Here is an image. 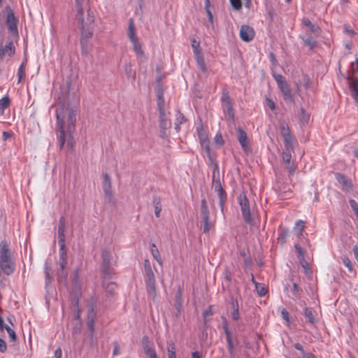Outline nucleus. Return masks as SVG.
<instances>
[{
	"label": "nucleus",
	"instance_id": "nucleus-1",
	"mask_svg": "<svg viewBox=\"0 0 358 358\" xmlns=\"http://www.w3.org/2000/svg\"><path fill=\"white\" fill-rule=\"evenodd\" d=\"M71 85V80L69 78L66 80V99L59 101V106L56 110L57 127L59 131L58 139L60 150L64 148L66 141L65 120L66 118L68 124L66 131L71 135L74 131V127L76 122L77 108L80 102L79 97L75 93H73L72 99H73L74 103L73 105L70 103Z\"/></svg>",
	"mask_w": 358,
	"mask_h": 358
},
{
	"label": "nucleus",
	"instance_id": "nucleus-2",
	"mask_svg": "<svg viewBox=\"0 0 358 358\" xmlns=\"http://www.w3.org/2000/svg\"><path fill=\"white\" fill-rule=\"evenodd\" d=\"M15 268L10 243L6 240H3L0 242V268L4 274L10 275L15 271Z\"/></svg>",
	"mask_w": 358,
	"mask_h": 358
},
{
	"label": "nucleus",
	"instance_id": "nucleus-3",
	"mask_svg": "<svg viewBox=\"0 0 358 358\" xmlns=\"http://www.w3.org/2000/svg\"><path fill=\"white\" fill-rule=\"evenodd\" d=\"M222 320V329L226 336L227 347L231 358L234 357V352L236 347L238 345V340L236 335L233 334L230 330L228 322L225 317H221Z\"/></svg>",
	"mask_w": 358,
	"mask_h": 358
},
{
	"label": "nucleus",
	"instance_id": "nucleus-4",
	"mask_svg": "<svg viewBox=\"0 0 358 358\" xmlns=\"http://www.w3.org/2000/svg\"><path fill=\"white\" fill-rule=\"evenodd\" d=\"M102 264H101V273L105 280L113 279L115 275L114 269L111 266L112 255L109 250L105 249L102 251L101 254Z\"/></svg>",
	"mask_w": 358,
	"mask_h": 358
},
{
	"label": "nucleus",
	"instance_id": "nucleus-5",
	"mask_svg": "<svg viewBox=\"0 0 358 358\" xmlns=\"http://www.w3.org/2000/svg\"><path fill=\"white\" fill-rule=\"evenodd\" d=\"M78 22L80 24L81 29L80 39H84V41H88L90 38H92L93 35L94 16L91 15L90 11L88 10L86 22H85L83 17V21L78 20Z\"/></svg>",
	"mask_w": 358,
	"mask_h": 358
},
{
	"label": "nucleus",
	"instance_id": "nucleus-6",
	"mask_svg": "<svg viewBox=\"0 0 358 358\" xmlns=\"http://www.w3.org/2000/svg\"><path fill=\"white\" fill-rule=\"evenodd\" d=\"M238 201L245 222L250 225H252L253 218L251 215L249 199L247 198L246 195L243 193L238 196Z\"/></svg>",
	"mask_w": 358,
	"mask_h": 358
},
{
	"label": "nucleus",
	"instance_id": "nucleus-7",
	"mask_svg": "<svg viewBox=\"0 0 358 358\" xmlns=\"http://www.w3.org/2000/svg\"><path fill=\"white\" fill-rule=\"evenodd\" d=\"M145 283L148 294L154 297L156 294V282L152 268L145 270Z\"/></svg>",
	"mask_w": 358,
	"mask_h": 358
},
{
	"label": "nucleus",
	"instance_id": "nucleus-8",
	"mask_svg": "<svg viewBox=\"0 0 358 358\" xmlns=\"http://www.w3.org/2000/svg\"><path fill=\"white\" fill-rule=\"evenodd\" d=\"M102 176H103L102 187H103L104 195H105L106 198L110 201L113 196L111 179L107 173H103Z\"/></svg>",
	"mask_w": 358,
	"mask_h": 358
},
{
	"label": "nucleus",
	"instance_id": "nucleus-9",
	"mask_svg": "<svg viewBox=\"0 0 358 358\" xmlns=\"http://www.w3.org/2000/svg\"><path fill=\"white\" fill-rule=\"evenodd\" d=\"M237 138L244 152H250L251 148L248 144L247 134L241 127L237 129Z\"/></svg>",
	"mask_w": 358,
	"mask_h": 358
},
{
	"label": "nucleus",
	"instance_id": "nucleus-10",
	"mask_svg": "<svg viewBox=\"0 0 358 358\" xmlns=\"http://www.w3.org/2000/svg\"><path fill=\"white\" fill-rule=\"evenodd\" d=\"M255 37L253 28L248 25H242L240 29V38L245 42L251 41Z\"/></svg>",
	"mask_w": 358,
	"mask_h": 358
},
{
	"label": "nucleus",
	"instance_id": "nucleus-11",
	"mask_svg": "<svg viewBox=\"0 0 358 358\" xmlns=\"http://www.w3.org/2000/svg\"><path fill=\"white\" fill-rule=\"evenodd\" d=\"M214 191L217 193L219 198V204L220 206L221 211L223 212L224 208V203L227 199V194L222 184L213 186Z\"/></svg>",
	"mask_w": 358,
	"mask_h": 358
},
{
	"label": "nucleus",
	"instance_id": "nucleus-12",
	"mask_svg": "<svg viewBox=\"0 0 358 358\" xmlns=\"http://www.w3.org/2000/svg\"><path fill=\"white\" fill-rule=\"evenodd\" d=\"M17 19L15 17L12 10H10L6 15V24L10 32H16L17 31Z\"/></svg>",
	"mask_w": 358,
	"mask_h": 358
},
{
	"label": "nucleus",
	"instance_id": "nucleus-13",
	"mask_svg": "<svg viewBox=\"0 0 358 358\" xmlns=\"http://www.w3.org/2000/svg\"><path fill=\"white\" fill-rule=\"evenodd\" d=\"M280 129L281 135L283 137L284 144L289 145V143H293V138L288 125L285 122H282L280 124Z\"/></svg>",
	"mask_w": 358,
	"mask_h": 358
},
{
	"label": "nucleus",
	"instance_id": "nucleus-14",
	"mask_svg": "<svg viewBox=\"0 0 358 358\" xmlns=\"http://www.w3.org/2000/svg\"><path fill=\"white\" fill-rule=\"evenodd\" d=\"M159 127H160V136L164 138L166 136V131L168 128V121L166 117L165 109L160 108L159 114Z\"/></svg>",
	"mask_w": 358,
	"mask_h": 358
},
{
	"label": "nucleus",
	"instance_id": "nucleus-15",
	"mask_svg": "<svg viewBox=\"0 0 358 358\" xmlns=\"http://www.w3.org/2000/svg\"><path fill=\"white\" fill-rule=\"evenodd\" d=\"M96 302H97V299L95 296H92L91 297V302H90V304L89 305V310H88V313H87V321H96Z\"/></svg>",
	"mask_w": 358,
	"mask_h": 358
},
{
	"label": "nucleus",
	"instance_id": "nucleus-16",
	"mask_svg": "<svg viewBox=\"0 0 358 358\" xmlns=\"http://www.w3.org/2000/svg\"><path fill=\"white\" fill-rule=\"evenodd\" d=\"M285 149L282 152V158L283 162L287 164H289L291 163L292 159V152L294 150V145L293 143L288 144H284Z\"/></svg>",
	"mask_w": 358,
	"mask_h": 358
},
{
	"label": "nucleus",
	"instance_id": "nucleus-17",
	"mask_svg": "<svg viewBox=\"0 0 358 358\" xmlns=\"http://www.w3.org/2000/svg\"><path fill=\"white\" fill-rule=\"evenodd\" d=\"M15 48L13 41L8 42L4 48H0V54L1 59L5 55H8L9 57H12L15 55Z\"/></svg>",
	"mask_w": 358,
	"mask_h": 358
},
{
	"label": "nucleus",
	"instance_id": "nucleus-18",
	"mask_svg": "<svg viewBox=\"0 0 358 358\" xmlns=\"http://www.w3.org/2000/svg\"><path fill=\"white\" fill-rule=\"evenodd\" d=\"M278 87H279L282 94H283L285 100H292L291 90L287 81L282 83V84L278 85Z\"/></svg>",
	"mask_w": 358,
	"mask_h": 358
},
{
	"label": "nucleus",
	"instance_id": "nucleus-19",
	"mask_svg": "<svg viewBox=\"0 0 358 358\" xmlns=\"http://www.w3.org/2000/svg\"><path fill=\"white\" fill-rule=\"evenodd\" d=\"M336 178L337 181L342 185L344 189L350 190L352 188L351 182L347 178V177L344 174L341 173H336Z\"/></svg>",
	"mask_w": 358,
	"mask_h": 358
},
{
	"label": "nucleus",
	"instance_id": "nucleus-20",
	"mask_svg": "<svg viewBox=\"0 0 358 358\" xmlns=\"http://www.w3.org/2000/svg\"><path fill=\"white\" fill-rule=\"evenodd\" d=\"M350 90L352 98L355 99V102L358 103V78H354L351 79V82L350 83Z\"/></svg>",
	"mask_w": 358,
	"mask_h": 358
},
{
	"label": "nucleus",
	"instance_id": "nucleus-21",
	"mask_svg": "<svg viewBox=\"0 0 358 358\" xmlns=\"http://www.w3.org/2000/svg\"><path fill=\"white\" fill-rule=\"evenodd\" d=\"M305 45L308 46L310 50H313L317 46V41L310 34H304L301 36Z\"/></svg>",
	"mask_w": 358,
	"mask_h": 358
},
{
	"label": "nucleus",
	"instance_id": "nucleus-22",
	"mask_svg": "<svg viewBox=\"0 0 358 358\" xmlns=\"http://www.w3.org/2000/svg\"><path fill=\"white\" fill-rule=\"evenodd\" d=\"M230 304H231V307L232 308V310L231 313L232 319L234 321H237L240 318L239 311H238V303L237 299L232 298L231 300Z\"/></svg>",
	"mask_w": 358,
	"mask_h": 358
},
{
	"label": "nucleus",
	"instance_id": "nucleus-23",
	"mask_svg": "<svg viewBox=\"0 0 358 358\" xmlns=\"http://www.w3.org/2000/svg\"><path fill=\"white\" fill-rule=\"evenodd\" d=\"M59 266L61 271L58 273V280H66L68 273L66 271L67 259H59Z\"/></svg>",
	"mask_w": 358,
	"mask_h": 358
},
{
	"label": "nucleus",
	"instance_id": "nucleus-24",
	"mask_svg": "<svg viewBox=\"0 0 358 358\" xmlns=\"http://www.w3.org/2000/svg\"><path fill=\"white\" fill-rule=\"evenodd\" d=\"M152 205L155 208V214L157 217H160V213L162 211V203L161 199L159 196L155 195L152 199Z\"/></svg>",
	"mask_w": 358,
	"mask_h": 358
},
{
	"label": "nucleus",
	"instance_id": "nucleus-25",
	"mask_svg": "<svg viewBox=\"0 0 358 358\" xmlns=\"http://www.w3.org/2000/svg\"><path fill=\"white\" fill-rule=\"evenodd\" d=\"M128 37L130 40V41H134L138 39L136 34V28L135 24L134 22L133 19H129V27H128V31H127Z\"/></svg>",
	"mask_w": 358,
	"mask_h": 358
},
{
	"label": "nucleus",
	"instance_id": "nucleus-26",
	"mask_svg": "<svg viewBox=\"0 0 358 358\" xmlns=\"http://www.w3.org/2000/svg\"><path fill=\"white\" fill-rule=\"evenodd\" d=\"M194 57H195L196 64H197L199 69L203 73L206 72L207 69L206 66L203 54L200 53V54L195 55Z\"/></svg>",
	"mask_w": 358,
	"mask_h": 358
},
{
	"label": "nucleus",
	"instance_id": "nucleus-27",
	"mask_svg": "<svg viewBox=\"0 0 358 358\" xmlns=\"http://www.w3.org/2000/svg\"><path fill=\"white\" fill-rule=\"evenodd\" d=\"M200 215L201 218L210 217V210L205 198L202 199L201 201Z\"/></svg>",
	"mask_w": 358,
	"mask_h": 358
},
{
	"label": "nucleus",
	"instance_id": "nucleus-28",
	"mask_svg": "<svg viewBox=\"0 0 358 358\" xmlns=\"http://www.w3.org/2000/svg\"><path fill=\"white\" fill-rule=\"evenodd\" d=\"M278 241L281 245H283L286 243L287 238L289 235V229L286 228H280L278 229Z\"/></svg>",
	"mask_w": 358,
	"mask_h": 358
},
{
	"label": "nucleus",
	"instance_id": "nucleus-29",
	"mask_svg": "<svg viewBox=\"0 0 358 358\" xmlns=\"http://www.w3.org/2000/svg\"><path fill=\"white\" fill-rule=\"evenodd\" d=\"M84 2V0H76V7L77 9L76 19L78 20L83 21Z\"/></svg>",
	"mask_w": 358,
	"mask_h": 358
},
{
	"label": "nucleus",
	"instance_id": "nucleus-30",
	"mask_svg": "<svg viewBox=\"0 0 358 358\" xmlns=\"http://www.w3.org/2000/svg\"><path fill=\"white\" fill-rule=\"evenodd\" d=\"M151 254L154 259L160 264H162V261L161 258V255L159 253V250L157 248V245L155 243L151 244V249H150Z\"/></svg>",
	"mask_w": 358,
	"mask_h": 358
},
{
	"label": "nucleus",
	"instance_id": "nucleus-31",
	"mask_svg": "<svg viewBox=\"0 0 358 358\" xmlns=\"http://www.w3.org/2000/svg\"><path fill=\"white\" fill-rule=\"evenodd\" d=\"M305 317L309 323L314 324L316 322V320L313 315V310L310 308H305L303 311Z\"/></svg>",
	"mask_w": 358,
	"mask_h": 358
},
{
	"label": "nucleus",
	"instance_id": "nucleus-32",
	"mask_svg": "<svg viewBox=\"0 0 358 358\" xmlns=\"http://www.w3.org/2000/svg\"><path fill=\"white\" fill-rule=\"evenodd\" d=\"M65 229L58 228V244L61 249L65 248Z\"/></svg>",
	"mask_w": 358,
	"mask_h": 358
},
{
	"label": "nucleus",
	"instance_id": "nucleus-33",
	"mask_svg": "<svg viewBox=\"0 0 358 358\" xmlns=\"http://www.w3.org/2000/svg\"><path fill=\"white\" fill-rule=\"evenodd\" d=\"M201 219L203 221V231L205 234H207L213 227V223L210 221V217H202Z\"/></svg>",
	"mask_w": 358,
	"mask_h": 358
},
{
	"label": "nucleus",
	"instance_id": "nucleus-34",
	"mask_svg": "<svg viewBox=\"0 0 358 358\" xmlns=\"http://www.w3.org/2000/svg\"><path fill=\"white\" fill-rule=\"evenodd\" d=\"M168 358H176V347L173 341L167 342Z\"/></svg>",
	"mask_w": 358,
	"mask_h": 358
},
{
	"label": "nucleus",
	"instance_id": "nucleus-35",
	"mask_svg": "<svg viewBox=\"0 0 358 358\" xmlns=\"http://www.w3.org/2000/svg\"><path fill=\"white\" fill-rule=\"evenodd\" d=\"M302 24L310 29V30L315 33L317 32L319 29V27L315 24H313L311 21L308 18H303L302 20Z\"/></svg>",
	"mask_w": 358,
	"mask_h": 358
},
{
	"label": "nucleus",
	"instance_id": "nucleus-36",
	"mask_svg": "<svg viewBox=\"0 0 358 358\" xmlns=\"http://www.w3.org/2000/svg\"><path fill=\"white\" fill-rule=\"evenodd\" d=\"M191 43L194 55L202 53L199 41H197L196 38H192Z\"/></svg>",
	"mask_w": 358,
	"mask_h": 358
},
{
	"label": "nucleus",
	"instance_id": "nucleus-37",
	"mask_svg": "<svg viewBox=\"0 0 358 358\" xmlns=\"http://www.w3.org/2000/svg\"><path fill=\"white\" fill-rule=\"evenodd\" d=\"M196 131H197V134H198V137L199 139V142L208 139L206 131L203 129L202 125L197 127Z\"/></svg>",
	"mask_w": 358,
	"mask_h": 358
},
{
	"label": "nucleus",
	"instance_id": "nucleus-38",
	"mask_svg": "<svg viewBox=\"0 0 358 358\" xmlns=\"http://www.w3.org/2000/svg\"><path fill=\"white\" fill-rule=\"evenodd\" d=\"M25 76V65L24 63H22L18 68L17 71V77L18 80L17 83H20L22 82L23 78Z\"/></svg>",
	"mask_w": 358,
	"mask_h": 358
},
{
	"label": "nucleus",
	"instance_id": "nucleus-39",
	"mask_svg": "<svg viewBox=\"0 0 358 358\" xmlns=\"http://www.w3.org/2000/svg\"><path fill=\"white\" fill-rule=\"evenodd\" d=\"M10 100L8 96H4L0 99V110L3 112L10 105Z\"/></svg>",
	"mask_w": 358,
	"mask_h": 358
},
{
	"label": "nucleus",
	"instance_id": "nucleus-40",
	"mask_svg": "<svg viewBox=\"0 0 358 358\" xmlns=\"http://www.w3.org/2000/svg\"><path fill=\"white\" fill-rule=\"evenodd\" d=\"M134 46V50L136 52L138 55L142 56L143 55V52L141 49V45L138 42V40L136 39L134 41H131Z\"/></svg>",
	"mask_w": 358,
	"mask_h": 358
},
{
	"label": "nucleus",
	"instance_id": "nucleus-41",
	"mask_svg": "<svg viewBox=\"0 0 358 358\" xmlns=\"http://www.w3.org/2000/svg\"><path fill=\"white\" fill-rule=\"evenodd\" d=\"M142 343H143L144 352L148 351V350H150V349L153 348L152 344L149 341V338L148 336H144L143 338Z\"/></svg>",
	"mask_w": 358,
	"mask_h": 358
},
{
	"label": "nucleus",
	"instance_id": "nucleus-42",
	"mask_svg": "<svg viewBox=\"0 0 358 358\" xmlns=\"http://www.w3.org/2000/svg\"><path fill=\"white\" fill-rule=\"evenodd\" d=\"M222 108H223V110L224 113H227V115L231 118V119H234V110H233V108H232V105H231V103H229L225 105V106H222Z\"/></svg>",
	"mask_w": 358,
	"mask_h": 358
},
{
	"label": "nucleus",
	"instance_id": "nucleus-43",
	"mask_svg": "<svg viewBox=\"0 0 358 358\" xmlns=\"http://www.w3.org/2000/svg\"><path fill=\"white\" fill-rule=\"evenodd\" d=\"M343 264L348 268L349 271H353V266L350 259L346 256L341 257Z\"/></svg>",
	"mask_w": 358,
	"mask_h": 358
},
{
	"label": "nucleus",
	"instance_id": "nucleus-44",
	"mask_svg": "<svg viewBox=\"0 0 358 358\" xmlns=\"http://www.w3.org/2000/svg\"><path fill=\"white\" fill-rule=\"evenodd\" d=\"M80 44L82 54L87 55L89 52L90 48L88 41H84V39H80Z\"/></svg>",
	"mask_w": 358,
	"mask_h": 358
},
{
	"label": "nucleus",
	"instance_id": "nucleus-45",
	"mask_svg": "<svg viewBox=\"0 0 358 358\" xmlns=\"http://www.w3.org/2000/svg\"><path fill=\"white\" fill-rule=\"evenodd\" d=\"M220 184H221V182H220V171H218L217 173L213 172L212 185L215 186V185H220Z\"/></svg>",
	"mask_w": 358,
	"mask_h": 358
},
{
	"label": "nucleus",
	"instance_id": "nucleus-46",
	"mask_svg": "<svg viewBox=\"0 0 358 358\" xmlns=\"http://www.w3.org/2000/svg\"><path fill=\"white\" fill-rule=\"evenodd\" d=\"M200 144L202 149L206 152V155L212 153L210 152V141L208 139L203 141H200Z\"/></svg>",
	"mask_w": 358,
	"mask_h": 358
},
{
	"label": "nucleus",
	"instance_id": "nucleus-47",
	"mask_svg": "<svg viewBox=\"0 0 358 358\" xmlns=\"http://www.w3.org/2000/svg\"><path fill=\"white\" fill-rule=\"evenodd\" d=\"M200 144L202 149L206 152V155L212 153L210 152V141L208 139L203 141H200Z\"/></svg>",
	"mask_w": 358,
	"mask_h": 358
},
{
	"label": "nucleus",
	"instance_id": "nucleus-48",
	"mask_svg": "<svg viewBox=\"0 0 358 358\" xmlns=\"http://www.w3.org/2000/svg\"><path fill=\"white\" fill-rule=\"evenodd\" d=\"M50 267L47 264L45 266V284L48 286L51 282Z\"/></svg>",
	"mask_w": 358,
	"mask_h": 358
},
{
	"label": "nucleus",
	"instance_id": "nucleus-49",
	"mask_svg": "<svg viewBox=\"0 0 358 358\" xmlns=\"http://www.w3.org/2000/svg\"><path fill=\"white\" fill-rule=\"evenodd\" d=\"M222 105L225 106L227 104L231 103V99L227 92H223L222 97H221Z\"/></svg>",
	"mask_w": 358,
	"mask_h": 358
},
{
	"label": "nucleus",
	"instance_id": "nucleus-50",
	"mask_svg": "<svg viewBox=\"0 0 358 358\" xmlns=\"http://www.w3.org/2000/svg\"><path fill=\"white\" fill-rule=\"evenodd\" d=\"M95 322L96 321H87V326L90 331V338L92 340L94 336V333L95 331Z\"/></svg>",
	"mask_w": 358,
	"mask_h": 358
},
{
	"label": "nucleus",
	"instance_id": "nucleus-51",
	"mask_svg": "<svg viewBox=\"0 0 358 358\" xmlns=\"http://www.w3.org/2000/svg\"><path fill=\"white\" fill-rule=\"evenodd\" d=\"M303 292V289L298 286L296 283L292 285V294L294 297H298Z\"/></svg>",
	"mask_w": 358,
	"mask_h": 358
},
{
	"label": "nucleus",
	"instance_id": "nucleus-52",
	"mask_svg": "<svg viewBox=\"0 0 358 358\" xmlns=\"http://www.w3.org/2000/svg\"><path fill=\"white\" fill-rule=\"evenodd\" d=\"M5 329L8 332L10 341H15L17 339V336L15 334V332L14 330H13L10 327H9L8 325L5 326Z\"/></svg>",
	"mask_w": 358,
	"mask_h": 358
},
{
	"label": "nucleus",
	"instance_id": "nucleus-53",
	"mask_svg": "<svg viewBox=\"0 0 358 358\" xmlns=\"http://www.w3.org/2000/svg\"><path fill=\"white\" fill-rule=\"evenodd\" d=\"M349 203H350V207L353 210L357 219L358 220V203L353 199H350L349 201Z\"/></svg>",
	"mask_w": 358,
	"mask_h": 358
},
{
	"label": "nucleus",
	"instance_id": "nucleus-54",
	"mask_svg": "<svg viewBox=\"0 0 358 358\" xmlns=\"http://www.w3.org/2000/svg\"><path fill=\"white\" fill-rule=\"evenodd\" d=\"M300 117H301V120L302 121L303 123H307L308 122L309 115H308V114H307V113L306 112V110L303 108H301L300 109Z\"/></svg>",
	"mask_w": 358,
	"mask_h": 358
},
{
	"label": "nucleus",
	"instance_id": "nucleus-55",
	"mask_svg": "<svg viewBox=\"0 0 358 358\" xmlns=\"http://www.w3.org/2000/svg\"><path fill=\"white\" fill-rule=\"evenodd\" d=\"M296 226L299 227V231L297 232V236H300L302 235L304 227H305V223L302 220H298L296 222Z\"/></svg>",
	"mask_w": 358,
	"mask_h": 358
},
{
	"label": "nucleus",
	"instance_id": "nucleus-56",
	"mask_svg": "<svg viewBox=\"0 0 358 358\" xmlns=\"http://www.w3.org/2000/svg\"><path fill=\"white\" fill-rule=\"evenodd\" d=\"M255 287L259 296H264L266 295L267 290L264 286L259 284L258 286H255Z\"/></svg>",
	"mask_w": 358,
	"mask_h": 358
},
{
	"label": "nucleus",
	"instance_id": "nucleus-57",
	"mask_svg": "<svg viewBox=\"0 0 358 358\" xmlns=\"http://www.w3.org/2000/svg\"><path fill=\"white\" fill-rule=\"evenodd\" d=\"M229 1L235 10H238L242 8L241 0H229Z\"/></svg>",
	"mask_w": 358,
	"mask_h": 358
},
{
	"label": "nucleus",
	"instance_id": "nucleus-58",
	"mask_svg": "<svg viewBox=\"0 0 358 358\" xmlns=\"http://www.w3.org/2000/svg\"><path fill=\"white\" fill-rule=\"evenodd\" d=\"M214 141H215V143L221 146L224 144V141H223V138H222V136L220 133H217L215 138H214Z\"/></svg>",
	"mask_w": 358,
	"mask_h": 358
},
{
	"label": "nucleus",
	"instance_id": "nucleus-59",
	"mask_svg": "<svg viewBox=\"0 0 358 358\" xmlns=\"http://www.w3.org/2000/svg\"><path fill=\"white\" fill-rule=\"evenodd\" d=\"M186 121V118L184 116V115L181 113H178L176 115V122H178L179 124H182Z\"/></svg>",
	"mask_w": 358,
	"mask_h": 358
},
{
	"label": "nucleus",
	"instance_id": "nucleus-60",
	"mask_svg": "<svg viewBox=\"0 0 358 358\" xmlns=\"http://www.w3.org/2000/svg\"><path fill=\"white\" fill-rule=\"evenodd\" d=\"M145 354L149 358H158L157 355V353H156V352H155L154 348L150 349V350H148V351H146L145 352Z\"/></svg>",
	"mask_w": 358,
	"mask_h": 358
},
{
	"label": "nucleus",
	"instance_id": "nucleus-61",
	"mask_svg": "<svg viewBox=\"0 0 358 358\" xmlns=\"http://www.w3.org/2000/svg\"><path fill=\"white\" fill-rule=\"evenodd\" d=\"M273 78H275L278 85L282 84V83L286 81L285 77L280 74H273Z\"/></svg>",
	"mask_w": 358,
	"mask_h": 358
},
{
	"label": "nucleus",
	"instance_id": "nucleus-62",
	"mask_svg": "<svg viewBox=\"0 0 358 358\" xmlns=\"http://www.w3.org/2000/svg\"><path fill=\"white\" fill-rule=\"evenodd\" d=\"M208 159V164L213 165L214 163H217L216 157L213 153L206 155Z\"/></svg>",
	"mask_w": 358,
	"mask_h": 358
},
{
	"label": "nucleus",
	"instance_id": "nucleus-63",
	"mask_svg": "<svg viewBox=\"0 0 358 358\" xmlns=\"http://www.w3.org/2000/svg\"><path fill=\"white\" fill-rule=\"evenodd\" d=\"M281 317L283 320H285L287 323L289 322V314L286 309H282L281 311Z\"/></svg>",
	"mask_w": 358,
	"mask_h": 358
},
{
	"label": "nucleus",
	"instance_id": "nucleus-64",
	"mask_svg": "<svg viewBox=\"0 0 358 358\" xmlns=\"http://www.w3.org/2000/svg\"><path fill=\"white\" fill-rule=\"evenodd\" d=\"M344 32L351 36L355 35V31L352 29H351L348 25L344 26Z\"/></svg>",
	"mask_w": 358,
	"mask_h": 358
}]
</instances>
